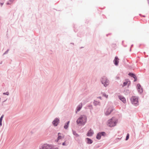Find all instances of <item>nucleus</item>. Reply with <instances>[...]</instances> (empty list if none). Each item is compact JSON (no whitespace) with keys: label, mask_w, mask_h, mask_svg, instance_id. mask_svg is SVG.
I'll return each instance as SVG.
<instances>
[{"label":"nucleus","mask_w":149,"mask_h":149,"mask_svg":"<svg viewBox=\"0 0 149 149\" xmlns=\"http://www.w3.org/2000/svg\"><path fill=\"white\" fill-rule=\"evenodd\" d=\"M0 125L1 126L2 125V122H0Z\"/></svg>","instance_id":"a878e982"},{"label":"nucleus","mask_w":149,"mask_h":149,"mask_svg":"<svg viewBox=\"0 0 149 149\" xmlns=\"http://www.w3.org/2000/svg\"><path fill=\"white\" fill-rule=\"evenodd\" d=\"M117 123V120L114 118H112L108 121L107 125L110 127H112L116 126Z\"/></svg>","instance_id":"f03ea898"},{"label":"nucleus","mask_w":149,"mask_h":149,"mask_svg":"<svg viewBox=\"0 0 149 149\" xmlns=\"http://www.w3.org/2000/svg\"><path fill=\"white\" fill-rule=\"evenodd\" d=\"M103 95L106 98H107L108 97V95H107L106 94H104V93L103 94Z\"/></svg>","instance_id":"5701e85b"},{"label":"nucleus","mask_w":149,"mask_h":149,"mask_svg":"<svg viewBox=\"0 0 149 149\" xmlns=\"http://www.w3.org/2000/svg\"><path fill=\"white\" fill-rule=\"evenodd\" d=\"M76 135H77V136H78V134H76Z\"/></svg>","instance_id":"cd10ccee"},{"label":"nucleus","mask_w":149,"mask_h":149,"mask_svg":"<svg viewBox=\"0 0 149 149\" xmlns=\"http://www.w3.org/2000/svg\"><path fill=\"white\" fill-rule=\"evenodd\" d=\"M129 134H127L126 136V140H127L129 138Z\"/></svg>","instance_id":"aec40b11"},{"label":"nucleus","mask_w":149,"mask_h":149,"mask_svg":"<svg viewBox=\"0 0 149 149\" xmlns=\"http://www.w3.org/2000/svg\"><path fill=\"white\" fill-rule=\"evenodd\" d=\"M101 81L102 84H103L105 87H106L109 84V80L104 77L102 78Z\"/></svg>","instance_id":"39448f33"},{"label":"nucleus","mask_w":149,"mask_h":149,"mask_svg":"<svg viewBox=\"0 0 149 149\" xmlns=\"http://www.w3.org/2000/svg\"><path fill=\"white\" fill-rule=\"evenodd\" d=\"M119 59L117 57H115L114 61V63L116 65H118V63L119 62Z\"/></svg>","instance_id":"f8f14e48"},{"label":"nucleus","mask_w":149,"mask_h":149,"mask_svg":"<svg viewBox=\"0 0 149 149\" xmlns=\"http://www.w3.org/2000/svg\"><path fill=\"white\" fill-rule=\"evenodd\" d=\"M69 123L70 121H68L67 123L65 124L64 126L65 129H67L68 128Z\"/></svg>","instance_id":"2eb2a0df"},{"label":"nucleus","mask_w":149,"mask_h":149,"mask_svg":"<svg viewBox=\"0 0 149 149\" xmlns=\"http://www.w3.org/2000/svg\"><path fill=\"white\" fill-rule=\"evenodd\" d=\"M59 120L58 118H56L53 121V122H52L54 126H57V125L58 124V123H59Z\"/></svg>","instance_id":"1a4fd4ad"},{"label":"nucleus","mask_w":149,"mask_h":149,"mask_svg":"<svg viewBox=\"0 0 149 149\" xmlns=\"http://www.w3.org/2000/svg\"><path fill=\"white\" fill-rule=\"evenodd\" d=\"M61 134L60 133H59L58 134V140H59L60 139H61L62 138H63V137H62L61 136Z\"/></svg>","instance_id":"dca6fc26"},{"label":"nucleus","mask_w":149,"mask_h":149,"mask_svg":"<svg viewBox=\"0 0 149 149\" xmlns=\"http://www.w3.org/2000/svg\"><path fill=\"white\" fill-rule=\"evenodd\" d=\"M105 135V133L104 132H100L97 134V135L96 136V138L97 139H100L101 138V136L102 135L104 136Z\"/></svg>","instance_id":"0eeeda50"},{"label":"nucleus","mask_w":149,"mask_h":149,"mask_svg":"<svg viewBox=\"0 0 149 149\" xmlns=\"http://www.w3.org/2000/svg\"><path fill=\"white\" fill-rule=\"evenodd\" d=\"M82 105L81 103L77 107V111H79L81 108L82 107Z\"/></svg>","instance_id":"4468645a"},{"label":"nucleus","mask_w":149,"mask_h":149,"mask_svg":"<svg viewBox=\"0 0 149 149\" xmlns=\"http://www.w3.org/2000/svg\"><path fill=\"white\" fill-rule=\"evenodd\" d=\"M129 75L134 78H135V77H136L134 74L132 73H129Z\"/></svg>","instance_id":"a211bd4d"},{"label":"nucleus","mask_w":149,"mask_h":149,"mask_svg":"<svg viewBox=\"0 0 149 149\" xmlns=\"http://www.w3.org/2000/svg\"><path fill=\"white\" fill-rule=\"evenodd\" d=\"M113 110L112 107L110 105H108L105 109V114L106 115L110 114Z\"/></svg>","instance_id":"20e7f679"},{"label":"nucleus","mask_w":149,"mask_h":149,"mask_svg":"<svg viewBox=\"0 0 149 149\" xmlns=\"http://www.w3.org/2000/svg\"><path fill=\"white\" fill-rule=\"evenodd\" d=\"M87 142L88 143L91 144L92 143L93 141L91 139L88 138H87Z\"/></svg>","instance_id":"f3484780"},{"label":"nucleus","mask_w":149,"mask_h":149,"mask_svg":"<svg viewBox=\"0 0 149 149\" xmlns=\"http://www.w3.org/2000/svg\"><path fill=\"white\" fill-rule=\"evenodd\" d=\"M119 99L122 101L124 103H125L126 102V100L125 98L123 96H119Z\"/></svg>","instance_id":"ddd939ff"},{"label":"nucleus","mask_w":149,"mask_h":149,"mask_svg":"<svg viewBox=\"0 0 149 149\" xmlns=\"http://www.w3.org/2000/svg\"><path fill=\"white\" fill-rule=\"evenodd\" d=\"M87 118L84 115L81 116L77 120V123L79 125H84L86 122Z\"/></svg>","instance_id":"f257e3e1"},{"label":"nucleus","mask_w":149,"mask_h":149,"mask_svg":"<svg viewBox=\"0 0 149 149\" xmlns=\"http://www.w3.org/2000/svg\"><path fill=\"white\" fill-rule=\"evenodd\" d=\"M134 78V81H136V80H137L136 77H135V78Z\"/></svg>","instance_id":"b1692460"},{"label":"nucleus","mask_w":149,"mask_h":149,"mask_svg":"<svg viewBox=\"0 0 149 149\" xmlns=\"http://www.w3.org/2000/svg\"><path fill=\"white\" fill-rule=\"evenodd\" d=\"M3 95H9V93L8 92H7L6 93H3Z\"/></svg>","instance_id":"4be33fe9"},{"label":"nucleus","mask_w":149,"mask_h":149,"mask_svg":"<svg viewBox=\"0 0 149 149\" xmlns=\"http://www.w3.org/2000/svg\"><path fill=\"white\" fill-rule=\"evenodd\" d=\"M3 117V115H2L0 118V122H2V118Z\"/></svg>","instance_id":"412c9836"},{"label":"nucleus","mask_w":149,"mask_h":149,"mask_svg":"<svg viewBox=\"0 0 149 149\" xmlns=\"http://www.w3.org/2000/svg\"><path fill=\"white\" fill-rule=\"evenodd\" d=\"M40 149H58L57 148H54L53 146L48 144H44L42 145L40 147Z\"/></svg>","instance_id":"7ed1b4c3"},{"label":"nucleus","mask_w":149,"mask_h":149,"mask_svg":"<svg viewBox=\"0 0 149 149\" xmlns=\"http://www.w3.org/2000/svg\"><path fill=\"white\" fill-rule=\"evenodd\" d=\"M62 145H63V146H65V145H65V142H64L63 143V144H62Z\"/></svg>","instance_id":"393cba45"},{"label":"nucleus","mask_w":149,"mask_h":149,"mask_svg":"<svg viewBox=\"0 0 149 149\" xmlns=\"http://www.w3.org/2000/svg\"><path fill=\"white\" fill-rule=\"evenodd\" d=\"M1 6H2V5L3 4V3H1Z\"/></svg>","instance_id":"bb28decb"},{"label":"nucleus","mask_w":149,"mask_h":149,"mask_svg":"<svg viewBox=\"0 0 149 149\" xmlns=\"http://www.w3.org/2000/svg\"><path fill=\"white\" fill-rule=\"evenodd\" d=\"M131 101L132 103L134 104H138V99L136 96H132L131 98Z\"/></svg>","instance_id":"423d86ee"},{"label":"nucleus","mask_w":149,"mask_h":149,"mask_svg":"<svg viewBox=\"0 0 149 149\" xmlns=\"http://www.w3.org/2000/svg\"><path fill=\"white\" fill-rule=\"evenodd\" d=\"M93 133L94 132L91 129L88 132L87 134V135L89 136H91L93 134Z\"/></svg>","instance_id":"9d476101"},{"label":"nucleus","mask_w":149,"mask_h":149,"mask_svg":"<svg viewBox=\"0 0 149 149\" xmlns=\"http://www.w3.org/2000/svg\"><path fill=\"white\" fill-rule=\"evenodd\" d=\"M130 84V82L128 79H127L125 80L124 82L123 83V87L126 86V85L129 86Z\"/></svg>","instance_id":"6e6552de"},{"label":"nucleus","mask_w":149,"mask_h":149,"mask_svg":"<svg viewBox=\"0 0 149 149\" xmlns=\"http://www.w3.org/2000/svg\"><path fill=\"white\" fill-rule=\"evenodd\" d=\"M137 86L138 92L140 93H142L143 91V90L140 84H138Z\"/></svg>","instance_id":"9b49d317"},{"label":"nucleus","mask_w":149,"mask_h":149,"mask_svg":"<svg viewBox=\"0 0 149 149\" xmlns=\"http://www.w3.org/2000/svg\"><path fill=\"white\" fill-rule=\"evenodd\" d=\"M14 0H10L7 3V4L8 5L11 4Z\"/></svg>","instance_id":"6ab92c4d"}]
</instances>
